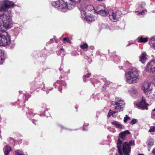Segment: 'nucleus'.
<instances>
[{"label":"nucleus","mask_w":155,"mask_h":155,"mask_svg":"<svg viewBox=\"0 0 155 155\" xmlns=\"http://www.w3.org/2000/svg\"><path fill=\"white\" fill-rule=\"evenodd\" d=\"M152 153L154 154H155V147L153 149L152 151Z\"/></svg>","instance_id":"nucleus-36"},{"label":"nucleus","mask_w":155,"mask_h":155,"mask_svg":"<svg viewBox=\"0 0 155 155\" xmlns=\"http://www.w3.org/2000/svg\"><path fill=\"white\" fill-rule=\"evenodd\" d=\"M63 40L64 42L66 43H70V41L68 38H63Z\"/></svg>","instance_id":"nucleus-29"},{"label":"nucleus","mask_w":155,"mask_h":155,"mask_svg":"<svg viewBox=\"0 0 155 155\" xmlns=\"http://www.w3.org/2000/svg\"><path fill=\"white\" fill-rule=\"evenodd\" d=\"M80 48L83 49H87L88 48V46L87 44L84 43L80 46Z\"/></svg>","instance_id":"nucleus-24"},{"label":"nucleus","mask_w":155,"mask_h":155,"mask_svg":"<svg viewBox=\"0 0 155 155\" xmlns=\"http://www.w3.org/2000/svg\"><path fill=\"white\" fill-rule=\"evenodd\" d=\"M149 97L153 98L155 97V85L152 88L149 89L147 92V94H146Z\"/></svg>","instance_id":"nucleus-12"},{"label":"nucleus","mask_w":155,"mask_h":155,"mask_svg":"<svg viewBox=\"0 0 155 155\" xmlns=\"http://www.w3.org/2000/svg\"><path fill=\"white\" fill-rule=\"evenodd\" d=\"M138 42L140 43H144L147 42L148 41V38H143L141 36L140 37H139L138 38Z\"/></svg>","instance_id":"nucleus-19"},{"label":"nucleus","mask_w":155,"mask_h":155,"mask_svg":"<svg viewBox=\"0 0 155 155\" xmlns=\"http://www.w3.org/2000/svg\"><path fill=\"white\" fill-rule=\"evenodd\" d=\"M134 106H136L142 110H147L149 104L146 103V100L144 97H143L141 98L137 102L134 103Z\"/></svg>","instance_id":"nucleus-8"},{"label":"nucleus","mask_w":155,"mask_h":155,"mask_svg":"<svg viewBox=\"0 0 155 155\" xmlns=\"http://www.w3.org/2000/svg\"><path fill=\"white\" fill-rule=\"evenodd\" d=\"M147 10L146 9L143 10L142 12H137L139 13V14H141V15H143L144 13L147 12Z\"/></svg>","instance_id":"nucleus-30"},{"label":"nucleus","mask_w":155,"mask_h":155,"mask_svg":"<svg viewBox=\"0 0 155 155\" xmlns=\"http://www.w3.org/2000/svg\"><path fill=\"white\" fill-rule=\"evenodd\" d=\"M60 91L61 92V91Z\"/></svg>","instance_id":"nucleus-42"},{"label":"nucleus","mask_w":155,"mask_h":155,"mask_svg":"<svg viewBox=\"0 0 155 155\" xmlns=\"http://www.w3.org/2000/svg\"><path fill=\"white\" fill-rule=\"evenodd\" d=\"M137 119H134L132 120L130 123V124L131 125H133L137 123Z\"/></svg>","instance_id":"nucleus-28"},{"label":"nucleus","mask_w":155,"mask_h":155,"mask_svg":"<svg viewBox=\"0 0 155 155\" xmlns=\"http://www.w3.org/2000/svg\"><path fill=\"white\" fill-rule=\"evenodd\" d=\"M130 45V44H128L127 45H128V46H129V45Z\"/></svg>","instance_id":"nucleus-40"},{"label":"nucleus","mask_w":155,"mask_h":155,"mask_svg":"<svg viewBox=\"0 0 155 155\" xmlns=\"http://www.w3.org/2000/svg\"><path fill=\"white\" fill-rule=\"evenodd\" d=\"M125 136H120L118 138L117 143V147L120 155H129L130 151V146L135 145L134 141L133 140H130L129 143L124 142L122 148V140H123Z\"/></svg>","instance_id":"nucleus-2"},{"label":"nucleus","mask_w":155,"mask_h":155,"mask_svg":"<svg viewBox=\"0 0 155 155\" xmlns=\"http://www.w3.org/2000/svg\"><path fill=\"white\" fill-rule=\"evenodd\" d=\"M125 77L127 83L130 84L136 83L139 78L138 70L136 68H132L126 73Z\"/></svg>","instance_id":"nucleus-5"},{"label":"nucleus","mask_w":155,"mask_h":155,"mask_svg":"<svg viewBox=\"0 0 155 155\" xmlns=\"http://www.w3.org/2000/svg\"><path fill=\"white\" fill-rule=\"evenodd\" d=\"M154 141L153 139L150 138L147 140V144L148 146L151 147L154 144Z\"/></svg>","instance_id":"nucleus-17"},{"label":"nucleus","mask_w":155,"mask_h":155,"mask_svg":"<svg viewBox=\"0 0 155 155\" xmlns=\"http://www.w3.org/2000/svg\"><path fill=\"white\" fill-rule=\"evenodd\" d=\"M138 155H144L142 154H139Z\"/></svg>","instance_id":"nucleus-39"},{"label":"nucleus","mask_w":155,"mask_h":155,"mask_svg":"<svg viewBox=\"0 0 155 155\" xmlns=\"http://www.w3.org/2000/svg\"><path fill=\"white\" fill-rule=\"evenodd\" d=\"M145 4L143 2H142L140 5V6L141 7V8L145 6Z\"/></svg>","instance_id":"nucleus-35"},{"label":"nucleus","mask_w":155,"mask_h":155,"mask_svg":"<svg viewBox=\"0 0 155 155\" xmlns=\"http://www.w3.org/2000/svg\"><path fill=\"white\" fill-rule=\"evenodd\" d=\"M109 14L110 19L114 21L118 20L122 14L120 11H118L114 12L112 11H109Z\"/></svg>","instance_id":"nucleus-10"},{"label":"nucleus","mask_w":155,"mask_h":155,"mask_svg":"<svg viewBox=\"0 0 155 155\" xmlns=\"http://www.w3.org/2000/svg\"><path fill=\"white\" fill-rule=\"evenodd\" d=\"M149 131L150 132H154L155 131V127L154 126H151L150 127Z\"/></svg>","instance_id":"nucleus-25"},{"label":"nucleus","mask_w":155,"mask_h":155,"mask_svg":"<svg viewBox=\"0 0 155 155\" xmlns=\"http://www.w3.org/2000/svg\"><path fill=\"white\" fill-rule=\"evenodd\" d=\"M79 9L81 12V16L83 19L86 21H90L94 20V17L91 13L94 12V7L91 5H81Z\"/></svg>","instance_id":"nucleus-3"},{"label":"nucleus","mask_w":155,"mask_h":155,"mask_svg":"<svg viewBox=\"0 0 155 155\" xmlns=\"http://www.w3.org/2000/svg\"><path fill=\"white\" fill-rule=\"evenodd\" d=\"M149 43L150 45L155 49V38H151L149 41Z\"/></svg>","instance_id":"nucleus-18"},{"label":"nucleus","mask_w":155,"mask_h":155,"mask_svg":"<svg viewBox=\"0 0 155 155\" xmlns=\"http://www.w3.org/2000/svg\"><path fill=\"white\" fill-rule=\"evenodd\" d=\"M111 124L117 128H122V125L117 121L112 122H111Z\"/></svg>","instance_id":"nucleus-22"},{"label":"nucleus","mask_w":155,"mask_h":155,"mask_svg":"<svg viewBox=\"0 0 155 155\" xmlns=\"http://www.w3.org/2000/svg\"><path fill=\"white\" fill-rule=\"evenodd\" d=\"M13 23L11 16L8 13L0 15V31L4 32L5 29L11 28Z\"/></svg>","instance_id":"nucleus-4"},{"label":"nucleus","mask_w":155,"mask_h":155,"mask_svg":"<svg viewBox=\"0 0 155 155\" xmlns=\"http://www.w3.org/2000/svg\"><path fill=\"white\" fill-rule=\"evenodd\" d=\"M4 59V53L0 50V64H2Z\"/></svg>","instance_id":"nucleus-21"},{"label":"nucleus","mask_w":155,"mask_h":155,"mask_svg":"<svg viewBox=\"0 0 155 155\" xmlns=\"http://www.w3.org/2000/svg\"><path fill=\"white\" fill-rule=\"evenodd\" d=\"M119 111H117H117H113L111 110H110L108 113L107 117H110L111 116H112L113 117H114V116H116L117 115H114V114H115L116 113H117Z\"/></svg>","instance_id":"nucleus-20"},{"label":"nucleus","mask_w":155,"mask_h":155,"mask_svg":"<svg viewBox=\"0 0 155 155\" xmlns=\"http://www.w3.org/2000/svg\"><path fill=\"white\" fill-rule=\"evenodd\" d=\"M16 155H25L24 154L21 153L19 152L18 150H16L15 151Z\"/></svg>","instance_id":"nucleus-31"},{"label":"nucleus","mask_w":155,"mask_h":155,"mask_svg":"<svg viewBox=\"0 0 155 155\" xmlns=\"http://www.w3.org/2000/svg\"><path fill=\"white\" fill-rule=\"evenodd\" d=\"M70 2L68 3L62 0L54 1L52 2L53 6L57 8L58 10L61 12H65L68 10L74 8L75 5L76 3L80 2L81 0H69Z\"/></svg>","instance_id":"nucleus-1"},{"label":"nucleus","mask_w":155,"mask_h":155,"mask_svg":"<svg viewBox=\"0 0 155 155\" xmlns=\"http://www.w3.org/2000/svg\"><path fill=\"white\" fill-rule=\"evenodd\" d=\"M154 111H153V110L152 112V116L153 118H155V114H154Z\"/></svg>","instance_id":"nucleus-32"},{"label":"nucleus","mask_w":155,"mask_h":155,"mask_svg":"<svg viewBox=\"0 0 155 155\" xmlns=\"http://www.w3.org/2000/svg\"><path fill=\"white\" fill-rule=\"evenodd\" d=\"M97 13L102 16H106L109 14V13H108L105 10H101L98 11Z\"/></svg>","instance_id":"nucleus-15"},{"label":"nucleus","mask_w":155,"mask_h":155,"mask_svg":"<svg viewBox=\"0 0 155 155\" xmlns=\"http://www.w3.org/2000/svg\"><path fill=\"white\" fill-rule=\"evenodd\" d=\"M60 91L61 92V91Z\"/></svg>","instance_id":"nucleus-44"},{"label":"nucleus","mask_w":155,"mask_h":155,"mask_svg":"<svg viewBox=\"0 0 155 155\" xmlns=\"http://www.w3.org/2000/svg\"><path fill=\"white\" fill-rule=\"evenodd\" d=\"M137 92V91L136 89H132L129 91V93L130 94H136Z\"/></svg>","instance_id":"nucleus-26"},{"label":"nucleus","mask_w":155,"mask_h":155,"mask_svg":"<svg viewBox=\"0 0 155 155\" xmlns=\"http://www.w3.org/2000/svg\"><path fill=\"white\" fill-rule=\"evenodd\" d=\"M11 150V149L9 146L6 145L4 148V154L5 155H8L10 152Z\"/></svg>","instance_id":"nucleus-16"},{"label":"nucleus","mask_w":155,"mask_h":155,"mask_svg":"<svg viewBox=\"0 0 155 155\" xmlns=\"http://www.w3.org/2000/svg\"><path fill=\"white\" fill-rule=\"evenodd\" d=\"M145 69L148 72L155 73V59L151 61L147 64Z\"/></svg>","instance_id":"nucleus-11"},{"label":"nucleus","mask_w":155,"mask_h":155,"mask_svg":"<svg viewBox=\"0 0 155 155\" xmlns=\"http://www.w3.org/2000/svg\"><path fill=\"white\" fill-rule=\"evenodd\" d=\"M148 150L149 151H150V147H149V146H148Z\"/></svg>","instance_id":"nucleus-37"},{"label":"nucleus","mask_w":155,"mask_h":155,"mask_svg":"<svg viewBox=\"0 0 155 155\" xmlns=\"http://www.w3.org/2000/svg\"><path fill=\"white\" fill-rule=\"evenodd\" d=\"M60 91L61 92V91Z\"/></svg>","instance_id":"nucleus-43"},{"label":"nucleus","mask_w":155,"mask_h":155,"mask_svg":"<svg viewBox=\"0 0 155 155\" xmlns=\"http://www.w3.org/2000/svg\"><path fill=\"white\" fill-rule=\"evenodd\" d=\"M115 101H112V105H114L115 109L120 111L123 110L125 106V103L119 97L115 98Z\"/></svg>","instance_id":"nucleus-7"},{"label":"nucleus","mask_w":155,"mask_h":155,"mask_svg":"<svg viewBox=\"0 0 155 155\" xmlns=\"http://www.w3.org/2000/svg\"><path fill=\"white\" fill-rule=\"evenodd\" d=\"M14 6V3L8 0L2 2V5L0 6V12L5 11L8 8H12Z\"/></svg>","instance_id":"nucleus-9"},{"label":"nucleus","mask_w":155,"mask_h":155,"mask_svg":"<svg viewBox=\"0 0 155 155\" xmlns=\"http://www.w3.org/2000/svg\"><path fill=\"white\" fill-rule=\"evenodd\" d=\"M49 92H47V93H48Z\"/></svg>","instance_id":"nucleus-41"},{"label":"nucleus","mask_w":155,"mask_h":155,"mask_svg":"<svg viewBox=\"0 0 155 155\" xmlns=\"http://www.w3.org/2000/svg\"><path fill=\"white\" fill-rule=\"evenodd\" d=\"M147 54L145 52H143L140 57V60L142 63H144L147 60Z\"/></svg>","instance_id":"nucleus-14"},{"label":"nucleus","mask_w":155,"mask_h":155,"mask_svg":"<svg viewBox=\"0 0 155 155\" xmlns=\"http://www.w3.org/2000/svg\"><path fill=\"white\" fill-rule=\"evenodd\" d=\"M0 33V46H5L9 45L10 43V38L7 36V33L5 32L1 31Z\"/></svg>","instance_id":"nucleus-6"},{"label":"nucleus","mask_w":155,"mask_h":155,"mask_svg":"<svg viewBox=\"0 0 155 155\" xmlns=\"http://www.w3.org/2000/svg\"><path fill=\"white\" fill-rule=\"evenodd\" d=\"M60 50H61V51H63L64 52V49H63V48H61V49H60Z\"/></svg>","instance_id":"nucleus-38"},{"label":"nucleus","mask_w":155,"mask_h":155,"mask_svg":"<svg viewBox=\"0 0 155 155\" xmlns=\"http://www.w3.org/2000/svg\"><path fill=\"white\" fill-rule=\"evenodd\" d=\"M130 134V132L128 130H126L124 131L121 132L119 134V136H126Z\"/></svg>","instance_id":"nucleus-23"},{"label":"nucleus","mask_w":155,"mask_h":155,"mask_svg":"<svg viewBox=\"0 0 155 155\" xmlns=\"http://www.w3.org/2000/svg\"><path fill=\"white\" fill-rule=\"evenodd\" d=\"M129 119H130V117H128L127 115H126L124 119V122L126 123L127 120Z\"/></svg>","instance_id":"nucleus-27"},{"label":"nucleus","mask_w":155,"mask_h":155,"mask_svg":"<svg viewBox=\"0 0 155 155\" xmlns=\"http://www.w3.org/2000/svg\"><path fill=\"white\" fill-rule=\"evenodd\" d=\"M142 89L146 94H147V92L150 88V84L147 82L144 83L142 87Z\"/></svg>","instance_id":"nucleus-13"},{"label":"nucleus","mask_w":155,"mask_h":155,"mask_svg":"<svg viewBox=\"0 0 155 155\" xmlns=\"http://www.w3.org/2000/svg\"><path fill=\"white\" fill-rule=\"evenodd\" d=\"M88 125V124H85L84 126H83V127H84V129L83 130H84L86 129L85 128V127H87V126Z\"/></svg>","instance_id":"nucleus-34"},{"label":"nucleus","mask_w":155,"mask_h":155,"mask_svg":"<svg viewBox=\"0 0 155 155\" xmlns=\"http://www.w3.org/2000/svg\"><path fill=\"white\" fill-rule=\"evenodd\" d=\"M91 75V73H88L87 74L84 76V78H88L89 77V76Z\"/></svg>","instance_id":"nucleus-33"}]
</instances>
